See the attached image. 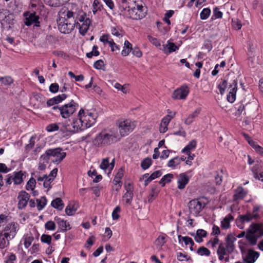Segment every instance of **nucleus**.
I'll return each instance as SVG.
<instances>
[{
	"mask_svg": "<svg viewBox=\"0 0 263 263\" xmlns=\"http://www.w3.org/2000/svg\"><path fill=\"white\" fill-rule=\"evenodd\" d=\"M228 87L229 92L227 97L228 102L233 103L236 99V93L237 90V79L234 74L229 73L225 79L218 85V88L221 95H223L225 89Z\"/></svg>",
	"mask_w": 263,
	"mask_h": 263,
	"instance_id": "1",
	"label": "nucleus"
},
{
	"mask_svg": "<svg viewBox=\"0 0 263 263\" xmlns=\"http://www.w3.org/2000/svg\"><path fill=\"white\" fill-rule=\"evenodd\" d=\"M120 9L122 12L125 11V15L127 17L132 20H141L146 15L143 6L136 4V2L129 4L127 0H122Z\"/></svg>",
	"mask_w": 263,
	"mask_h": 263,
	"instance_id": "2",
	"label": "nucleus"
},
{
	"mask_svg": "<svg viewBox=\"0 0 263 263\" xmlns=\"http://www.w3.org/2000/svg\"><path fill=\"white\" fill-rule=\"evenodd\" d=\"M76 14L71 11L68 10L64 17L60 16L57 19L59 31L64 34L70 33L76 26L78 27L79 22L77 21Z\"/></svg>",
	"mask_w": 263,
	"mask_h": 263,
	"instance_id": "3",
	"label": "nucleus"
},
{
	"mask_svg": "<svg viewBox=\"0 0 263 263\" xmlns=\"http://www.w3.org/2000/svg\"><path fill=\"white\" fill-rule=\"evenodd\" d=\"M262 236L263 223H252L247 230L246 238L252 246H254L257 239Z\"/></svg>",
	"mask_w": 263,
	"mask_h": 263,
	"instance_id": "4",
	"label": "nucleus"
},
{
	"mask_svg": "<svg viewBox=\"0 0 263 263\" xmlns=\"http://www.w3.org/2000/svg\"><path fill=\"white\" fill-rule=\"evenodd\" d=\"M116 134H110L102 131L96 136L93 140V144L98 147L105 146L120 141Z\"/></svg>",
	"mask_w": 263,
	"mask_h": 263,
	"instance_id": "5",
	"label": "nucleus"
},
{
	"mask_svg": "<svg viewBox=\"0 0 263 263\" xmlns=\"http://www.w3.org/2000/svg\"><path fill=\"white\" fill-rule=\"evenodd\" d=\"M208 202V198L204 196L191 200L187 204L190 213L198 216Z\"/></svg>",
	"mask_w": 263,
	"mask_h": 263,
	"instance_id": "6",
	"label": "nucleus"
},
{
	"mask_svg": "<svg viewBox=\"0 0 263 263\" xmlns=\"http://www.w3.org/2000/svg\"><path fill=\"white\" fill-rule=\"evenodd\" d=\"M78 107V103L71 100L68 103L60 106V115L63 118L67 119L77 110Z\"/></svg>",
	"mask_w": 263,
	"mask_h": 263,
	"instance_id": "7",
	"label": "nucleus"
},
{
	"mask_svg": "<svg viewBox=\"0 0 263 263\" xmlns=\"http://www.w3.org/2000/svg\"><path fill=\"white\" fill-rule=\"evenodd\" d=\"M19 225L16 222H11L6 225L4 229L5 233H4V237L7 239V243H9V239L13 238L18 230Z\"/></svg>",
	"mask_w": 263,
	"mask_h": 263,
	"instance_id": "8",
	"label": "nucleus"
},
{
	"mask_svg": "<svg viewBox=\"0 0 263 263\" xmlns=\"http://www.w3.org/2000/svg\"><path fill=\"white\" fill-rule=\"evenodd\" d=\"M136 125L130 120H125L119 123L118 128L121 137L129 135L135 128Z\"/></svg>",
	"mask_w": 263,
	"mask_h": 263,
	"instance_id": "9",
	"label": "nucleus"
},
{
	"mask_svg": "<svg viewBox=\"0 0 263 263\" xmlns=\"http://www.w3.org/2000/svg\"><path fill=\"white\" fill-rule=\"evenodd\" d=\"M24 16L25 17V24L26 26H30L34 24V26L35 27H38L40 26L39 20L41 18L39 15H36L35 12H25L24 13Z\"/></svg>",
	"mask_w": 263,
	"mask_h": 263,
	"instance_id": "10",
	"label": "nucleus"
},
{
	"mask_svg": "<svg viewBox=\"0 0 263 263\" xmlns=\"http://www.w3.org/2000/svg\"><path fill=\"white\" fill-rule=\"evenodd\" d=\"M236 108L237 111L236 112V115H240L244 111V114L250 115L251 113V109L256 110V106L254 104L251 103L246 104V105L241 103H238L236 105Z\"/></svg>",
	"mask_w": 263,
	"mask_h": 263,
	"instance_id": "11",
	"label": "nucleus"
},
{
	"mask_svg": "<svg viewBox=\"0 0 263 263\" xmlns=\"http://www.w3.org/2000/svg\"><path fill=\"white\" fill-rule=\"evenodd\" d=\"M30 197V195L26 191H20L17 196V199H18L17 208L19 210H22L24 209L27 206Z\"/></svg>",
	"mask_w": 263,
	"mask_h": 263,
	"instance_id": "12",
	"label": "nucleus"
},
{
	"mask_svg": "<svg viewBox=\"0 0 263 263\" xmlns=\"http://www.w3.org/2000/svg\"><path fill=\"white\" fill-rule=\"evenodd\" d=\"M189 93V87L187 86H183L174 91L172 94V98L174 99H185Z\"/></svg>",
	"mask_w": 263,
	"mask_h": 263,
	"instance_id": "13",
	"label": "nucleus"
},
{
	"mask_svg": "<svg viewBox=\"0 0 263 263\" xmlns=\"http://www.w3.org/2000/svg\"><path fill=\"white\" fill-rule=\"evenodd\" d=\"M126 193L123 196V200H125L126 204L130 205L134 197V186L130 183L125 184Z\"/></svg>",
	"mask_w": 263,
	"mask_h": 263,
	"instance_id": "14",
	"label": "nucleus"
},
{
	"mask_svg": "<svg viewBox=\"0 0 263 263\" xmlns=\"http://www.w3.org/2000/svg\"><path fill=\"white\" fill-rule=\"evenodd\" d=\"M84 120L81 118H77L72 119V125L73 126V128H69L70 126L67 125V129L70 131V133H76L80 130H83L84 129Z\"/></svg>",
	"mask_w": 263,
	"mask_h": 263,
	"instance_id": "15",
	"label": "nucleus"
},
{
	"mask_svg": "<svg viewBox=\"0 0 263 263\" xmlns=\"http://www.w3.org/2000/svg\"><path fill=\"white\" fill-rule=\"evenodd\" d=\"M62 150V148L61 147L49 148L47 150L48 152L47 155H49L50 157H56L57 158L56 161L61 162L66 156V153L61 152Z\"/></svg>",
	"mask_w": 263,
	"mask_h": 263,
	"instance_id": "16",
	"label": "nucleus"
},
{
	"mask_svg": "<svg viewBox=\"0 0 263 263\" xmlns=\"http://www.w3.org/2000/svg\"><path fill=\"white\" fill-rule=\"evenodd\" d=\"M263 163L257 161V163L252 167V171L253 176L256 179L263 181Z\"/></svg>",
	"mask_w": 263,
	"mask_h": 263,
	"instance_id": "17",
	"label": "nucleus"
},
{
	"mask_svg": "<svg viewBox=\"0 0 263 263\" xmlns=\"http://www.w3.org/2000/svg\"><path fill=\"white\" fill-rule=\"evenodd\" d=\"M14 15L10 12L7 14L4 21H2L0 23L1 24L2 27L3 29L7 30L10 29L14 24Z\"/></svg>",
	"mask_w": 263,
	"mask_h": 263,
	"instance_id": "18",
	"label": "nucleus"
},
{
	"mask_svg": "<svg viewBox=\"0 0 263 263\" xmlns=\"http://www.w3.org/2000/svg\"><path fill=\"white\" fill-rule=\"evenodd\" d=\"M259 253L257 252L249 250L245 258H243V261L245 263H254L259 257Z\"/></svg>",
	"mask_w": 263,
	"mask_h": 263,
	"instance_id": "19",
	"label": "nucleus"
},
{
	"mask_svg": "<svg viewBox=\"0 0 263 263\" xmlns=\"http://www.w3.org/2000/svg\"><path fill=\"white\" fill-rule=\"evenodd\" d=\"M190 178L185 173H181L179 175V178L177 181L178 188L180 190H183L185 188L186 185L189 183Z\"/></svg>",
	"mask_w": 263,
	"mask_h": 263,
	"instance_id": "20",
	"label": "nucleus"
},
{
	"mask_svg": "<svg viewBox=\"0 0 263 263\" xmlns=\"http://www.w3.org/2000/svg\"><path fill=\"white\" fill-rule=\"evenodd\" d=\"M124 175V169L123 167H121L118 170V171L115 176L114 179V183L115 185L119 184L118 188L116 189L118 191L121 187L122 181L121 179Z\"/></svg>",
	"mask_w": 263,
	"mask_h": 263,
	"instance_id": "21",
	"label": "nucleus"
},
{
	"mask_svg": "<svg viewBox=\"0 0 263 263\" xmlns=\"http://www.w3.org/2000/svg\"><path fill=\"white\" fill-rule=\"evenodd\" d=\"M236 238L234 234H228L226 238V243L225 245L229 248V249L232 250L233 252L235 249V245L234 242L236 241Z\"/></svg>",
	"mask_w": 263,
	"mask_h": 263,
	"instance_id": "22",
	"label": "nucleus"
},
{
	"mask_svg": "<svg viewBox=\"0 0 263 263\" xmlns=\"http://www.w3.org/2000/svg\"><path fill=\"white\" fill-rule=\"evenodd\" d=\"M90 23L91 21L89 18H87L85 23H82L81 25L79 23L78 27H79V32L81 35L83 36L85 35L89 29Z\"/></svg>",
	"mask_w": 263,
	"mask_h": 263,
	"instance_id": "23",
	"label": "nucleus"
},
{
	"mask_svg": "<svg viewBox=\"0 0 263 263\" xmlns=\"http://www.w3.org/2000/svg\"><path fill=\"white\" fill-rule=\"evenodd\" d=\"M201 110L200 108H196L192 114L188 116L187 118L184 121V123L186 125L191 124L194 122L195 118L200 114Z\"/></svg>",
	"mask_w": 263,
	"mask_h": 263,
	"instance_id": "24",
	"label": "nucleus"
},
{
	"mask_svg": "<svg viewBox=\"0 0 263 263\" xmlns=\"http://www.w3.org/2000/svg\"><path fill=\"white\" fill-rule=\"evenodd\" d=\"M247 195V192L244 191L242 186H239L236 190L235 193L233 196V200L236 201L238 199H243Z\"/></svg>",
	"mask_w": 263,
	"mask_h": 263,
	"instance_id": "25",
	"label": "nucleus"
},
{
	"mask_svg": "<svg viewBox=\"0 0 263 263\" xmlns=\"http://www.w3.org/2000/svg\"><path fill=\"white\" fill-rule=\"evenodd\" d=\"M25 173V172H23L22 171L14 172L13 173V177L12 180L14 184H21L23 182V176Z\"/></svg>",
	"mask_w": 263,
	"mask_h": 263,
	"instance_id": "26",
	"label": "nucleus"
},
{
	"mask_svg": "<svg viewBox=\"0 0 263 263\" xmlns=\"http://www.w3.org/2000/svg\"><path fill=\"white\" fill-rule=\"evenodd\" d=\"M78 210V205L76 203L72 202L69 203L65 209V213L68 216L74 215Z\"/></svg>",
	"mask_w": 263,
	"mask_h": 263,
	"instance_id": "27",
	"label": "nucleus"
},
{
	"mask_svg": "<svg viewBox=\"0 0 263 263\" xmlns=\"http://www.w3.org/2000/svg\"><path fill=\"white\" fill-rule=\"evenodd\" d=\"M44 3L51 7H59L66 2L64 0H43Z\"/></svg>",
	"mask_w": 263,
	"mask_h": 263,
	"instance_id": "28",
	"label": "nucleus"
},
{
	"mask_svg": "<svg viewBox=\"0 0 263 263\" xmlns=\"http://www.w3.org/2000/svg\"><path fill=\"white\" fill-rule=\"evenodd\" d=\"M36 173L38 174L37 172H32L31 173V176L37 177V176L36 175ZM36 183V182L35 179L33 177H31L27 182L25 186L26 190L29 191L30 190H32V189H34Z\"/></svg>",
	"mask_w": 263,
	"mask_h": 263,
	"instance_id": "29",
	"label": "nucleus"
},
{
	"mask_svg": "<svg viewBox=\"0 0 263 263\" xmlns=\"http://www.w3.org/2000/svg\"><path fill=\"white\" fill-rule=\"evenodd\" d=\"M58 230L57 232H65L71 229L69 223L66 220H63L58 222Z\"/></svg>",
	"mask_w": 263,
	"mask_h": 263,
	"instance_id": "30",
	"label": "nucleus"
},
{
	"mask_svg": "<svg viewBox=\"0 0 263 263\" xmlns=\"http://www.w3.org/2000/svg\"><path fill=\"white\" fill-rule=\"evenodd\" d=\"M233 252L230 250L227 246L225 245L224 243L221 242L218 247L217 250V253H220L221 254H230Z\"/></svg>",
	"mask_w": 263,
	"mask_h": 263,
	"instance_id": "31",
	"label": "nucleus"
},
{
	"mask_svg": "<svg viewBox=\"0 0 263 263\" xmlns=\"http://www.w3.org/2000/svg\"><path fill=\"white\" fill-rule=\"evenodd\" d=\"M234 219L233 216L229 214L221 221V227L222 229H228L230 227V221Z\"/></svg>",
	"mask_w": 263,
	"mask_h": 263,
	"instance_id": "32",
	"label": "nucleus"
},
{
	"mask_svg": "<svg viewBox=\"0 0 263 263\" xmlns=\"http://www.w3.org/2000/svg\"><path fill=\"white\" fill-rule=\"evenodd\" d=\"M51 205L53 208L61 211L64 207V203L62 200L60 198H57L52 201Z\"/></svg>",
	"mask_w": 263,
	"mask_h": 263,
	"instance_id": "33",
	"label": "nucleus"
},
{
	"mask_svg": "<svg viewBox=\"0 0 263 263\" xmlns=\"http://www.w3.org/2000/svg\"><path fill=\"white\" fill-rule=\"evenodd\" d=\"M174 178V175L172 174L169 173L163 176V177L159 181V183L161 184L162 186H164L166 183L171 182L172 179Z\"/></svg>",
	"mask_w": 263,
	"mask_h": 263,
	"instance_id": "34",
	"label": "nucleus"
},
{
	"mask_svg": "<svg viewBox=\"0 0 263 263\" xmlns=\"http://www.w3.org/2000/svg\"><path fill=\"white\" fill-rule=\"evenodd\" d=\"M239 220H237L236 222L238 223L239 221L242 223L245 222V221L249 222L253 219L251 216V213L250 212H247V213L246 215H239Z\"/></svg>",
	"mask_w": 263,
	"mask_h": 263,
	"instance_id": "35",
	"label": "nucleus"
},
{
	"mask_svg": "<svg viewBox=\"0 0 263 263\" xmlns=\"http://www.w3.org/2000/svg\"><path fill=\"white\" fill-rule=\"evenodd\" d=\"M197 145V142L195 140H191L189 144L182 149L181 152L185 153L186 152H191V150L195 148Z\"/></svg>",
	"mask_w": 263,
	"mask_h": 263,
	"instance_id": "36",
	"label": "nucleus"
},
{
	"mask_svg": "<svg viewBox=\"0 0 263 263\" xmlns=\"http://www.w3.org/2000/svg\"><path fill=\"white\" fill-rule=\"evenodd\" d=\"M156 187L155 186L152 187L151 193L147 197L148 203H152L157 196L158 192L156 191Z\"/></svg>",
	"mask_w": 263,
	"mask_h": 263,
	"instance_id": "37",
	"label": "nucleus"
},
{
	"mask_svg": "<svg viewBox=\"0 0 263 263\" xmlns=\"http://www.w3.org/2000/svg\"><path fill=\"white\" fill-rule=\"evenodd\" d=\"M92 7V12L94 14H95L98 11H101L103 9V5L98 0H94Z\"/></svg>",
	"mask_w": 263,
	"mask_h": 263,
	"instance_id": "38",
	"label": "nucleus"
},
{
	"mask_svg": "<svg viewBox=\"0 0 263 263\" xmlns=\"http://www.w3.org/2000/svg\"><path fill=\"white\" fill-rule=\"evenodd\" d=\"M152 164V160L151 158L147 157L144 159L141 163V166L143 170L148 168Z\"/></svg>",
	"mask_w": 263,
	"mask_h": 263,
	"instance_id": "39",
	"label": "nucleus"
},
{
	"mask_svg": "<svg viewBox=\"0 0 263 263\" xmlns=\"http://www.w3.org/2000/svg\"><path fill=\"white\" fill-rule=\"evenodd\" d=\"M83 120H84V129H86L87 128H89L92 126L96 122L95 118H92V119L90 118L89 117H87L85 120L84 118H83Z\"/></svg>",
	"mask_w": 263,
	"mask_h": 263,
	"instance_id": "40",
	"label": "nucleus"
},
{
	"mask_svg": "<svg viewBox=\"0 0 263 263\" xmlns=\"http://www.w3.org/2000/svg\"><path fill=\"white\" fill-rule=\"evenodd\" d=\"M197 253L200 256L205 255L206 256H209L211 254V252L208 248L202 246L198 249L197 250Z\"/></svg>",
	"mask_w": 263,
	"mask_h": 263,
	"instance_id": "41",
	"label": "nucleus"
},
{
	"mask_svg": "<svg viewBox=\"0 0 263 263\" xmlns=\"http://www.w3.org/2000/svg\"><path fill=\"white\" fill-rule=\"evenodd\" d=\"M41 199L43 200V202L40 199H36L37 208L39 211L42 210L45 206L47 202V199L45 196L42 197Z\"/></svg>",
	"mask_w": 263,
	"mask_h": 263,
	"instance_id": "42",
	"label": "nucleus"
},
{
	"mask_svg": "<svg viewBox=\"0 0 263 263\" xmlns=\"http://www.w3.org/2000/svg\"><path fill=\"white\" fill-rule=\"evenodd\" d=\"M211 14V10L209 8H204L200 14V18L202 20H206Z\"/></svg>",
	"mask_w": 263,
	"mask_h": 263,
	"instance_id": "43",
	"label": "nucleus"
},
{
	"mask_svg": "<svg viewBox=\"0 0 263 263\" xmlns=\"http://www.w3.org/2000/svg\"><path fill=\"white\" fill-rule=\"evenodd\" d=\"M180 163L179 157L176 156L168 161L167 163V166L170 167H175L176 165L179 164Z\"/></svg>",
	"mask_w": 263,
	"mask_h": 263,
	"instance_id": "44",
	"label": "nucleus"
},
{
	"mask_svg": "<svg viewBox=\"0 0 263 263\" xmlns=\"http://www.w3.org/2000/svg\"><path fill=\"white\" fill-rule=\"evenodd\" d=\"M261 206L259 205H254L253 206V212L251 214L252 218L254 219H258L260 216L258 213V211L261 209Z\"/></svg>",
	"mask_w": 263,
	"mask_h": 263,
	"instance_id": "45",
	"label": "nucleus"
},
{
	"mask_svg": "<svg viewBox=\"0 0 263 263\" xmlns=\"http://www.w3.org/2000/svg\"><path fill=\"white\" fill-rule=\"evenodd\" d=\"M93 67L95 68L98 70H103V71L105 70V64L102 60H98L96 61L93 64Z\"/></svg>",
	"mask_w": 263,
	"mask_h": 263,
	"instance_id": "46",
	"label": "nucleus"
},
{
	"mask_svg": "<svg viewBox=\"0 0 263 263\" xmlns=\"http://www.w3.org/2000/svg\"><path fill=\"white\" fill-rule=\"evenodd\" d=\"M168 44L165 45L164 48L168 46V53H172L178 50L179 47L177 46L174 43H171L169 41L167 42Z\"/></svg>",
	"mask_w": 263,
	"mask_h": 263,
	"instance_id": "47",
	"label": "nucleus"
},
{
	"mask_svg": "<svg viewBox=\"0 0 263 263\" xmlns=\"http://www.w3.org/2000/svg\"><path fill=\"white\" fill-rule=\"evenodd\" d=\"M222 12L219 11L218 7H215L213 10L212 19L221 18L222 17Z\"/></svg>",
	"mask_w": 263,
	"mask_h": 263,
	"instance_id": "48",
	"label": "nucleus"
},
{
	"mask_svg": "<svg viewBox=\"0 0 263 263\" xmlns=\"http://www.w3.org/2000/svg\"><path fill=\"white\" fill-rule=\"evenodd\" d=\"M52 240V237L49 235L43 234L41 237V241L48 245L51 244Z\"/></svg>",
	"mask_w": 263,
	"mask_h": 263,
	"instance_id": "49",
	"label": "nucleus"
},
{
	"mask_svg": "<svg viewBox=\"0 0 263 263\" xmlns=\"http://www.w3.org/2000/svg\"><path fill=\"white\" fill-rule=\"evenodd\" d=\"M174 13V11L173 10L168 11L164 15V17L163 18V21H164L168 25H170L171 21L169 20V18L171 17Z\"/></svg>",
	"mask_w": 263,
	"mask_h": 263,
	"instance_id": "50",
	"label": "nucleus"
},
{
	"mask_svg": "<svg viewBox=\"0 0 263 263\" xmlns=\"http://www.w3.org/2000/svg\"><path fill=\"white\" fill-rule=\"evenodd\" d=\"M147 39L148 41L155 46L160 47L161 46L160 42L158 39L154 37L151 35H148Z\"/></svg>",
	"mask_w": 263,
	"mask_h": 263,
	"instance_id": "51",
	"label": "nucleus"
},
{
	"mask_svg": "<svg viewBox=\"0 0 263 263\" xmlns=\"http://www.w3.org/2000/svg\"><path fill=\"white\" fill-rule=\"evenodd\" d=\"M45 228L46 230L49 231H53L56 228V226L55 223L51 221H48L45 224Z\"/></svg>",
	"mask_w": 263,
	"mask_h": 263,
	"instance_id": "52",
	"label": "nucleus"
},
{
	"mask_svg": "<svg viewBox=\"0 0 263 263\" xmlns=\"http://www.w3.org/2000/svg\"><path fill=\"white\" fill-rule=\"evenodd\" d=\"M67 125L70 126L69 128H73V126L72 125V120L68 119V120L65 121V122L63 124L62 128L61 130L63 132L66 131L70 132V131L67 129V127L66 126Z\"/></svg>",
	"mask_w": 263,
	"mask_h": 263,
	"instance_id": "53",
	"label": "nucleus"
},
{
	"mask_svg": "<svg viewBox=\"0 0 263 263\" xmlns=\"http://www.w3.org/2000/svg\"><path fill=\"white\" fill-rule=\"evenodd\" d=\"M178 240L180 243L181 242V240H182L185 245L190 244V243L193 242V239L191 237L188 236H182L181 235L178 236Z\"/></svg>",
	"mask_w": 263,
	"mask_h": 263,
	"instance_id": "54",
	"label": "nucleus"
},
{
	"mask_svg": "<svg viewBox=\"0 0 263 263\" xmlns=\"http://www.w3.org/2000/svg\"><path fill=\"white\" fill-rule=\"evenodd\" d=\"M0 81L5 85H9L13 83V80L10 77H1Z\"/></svg>",
	"mask_w": 263,
	"mask_h": 263,
	"instance_id": "55",
	"label": "nucleus"
},
{
	"mask_svg": "<svg viewBox=\"0 0 263 263\" xmlns=\"http://www.w3.org/2000/svg\"><path fill=\"white\" fill-rule=\"evenodd\" d=\"M109 158L103 159L100 165V167L101 169L105 170L109 166Z\"/></svg>",
	"mask_w": 263,
	"mask_h": 263,
	"instance_id": "56",
	"label": "nucleus"
},
{
	"mask_svg": "<svg viewBox=\"0 0 263 263\" xmlns=\"http://www.w3.org/2000/svg\"><path fill=\"white\" fill-rule=\"evenodd\" d=\"M59 127L57 124L56 123H52L48 125L46 127V129L48 132H52L54 131H57L59 129Z\"/></svg>",
	"mask_w": 263,
	"mask_h": 263,
	"instance_id": "57",
	"label": "nucleus"
},
{
	"mask_svg": "<svg viewBox=\"0 0 263 263\" xmlns=\"http://www.w3.org/2000/svg\"><path fill=\"white\" fill-rule=\"evenodd\" d=\"M34 240V237L32 236H26L24 239V246L26 248H28L31 245L32 242Z\"/></svg>",
	"mask_w": 263,
	"mask_h": 263,
	"instance_id": "58",
	"label": "nucleus"
},
{
	"mask_svg": "<svg viewBox=\"0 0 263 263\" xmlns=\"http://www.w3.org/2000/svg\"><path fill=\"white\" fill-rule=\"evenodd\" d=\"M121 211V208L119 206L115 207L112 213V217L114 220H117L119 218L120 215L118 214Z\"/></svg>",
	"mask_w": 263,
	"mask_h": 263,
	"instance_id": "59",
	"label": "nucleus"
},
{
	"mask_svg": "<svg viewBox=\"0 0 263 263\" xmlns=\"http://www.w3.org/2000/svg\"><path fill=\"white\" fill-rule=\"evenodd\" d=\"M132 54L138 58H141L142 56V52L140 50V48L137 47L135 46L133 48V50H132Z\"/></svg>",
	"mask_w": 263,
	"mask_h": 263,
	"instance_id": "60",
	"label": "nucleus"
},
{
	"mask_svg": "<svg viewBox=\"0 0 263 263\" xmlns=\"http://www.w3.org/2000/svg\"><path fill=\"white\" fill-rule=\"evenodd\" d=\"M50 92L52 93H57L59 89V84L57 83H52L49 88Z\"/></svg>",
	"mask_w": 263,
	"mask_h": 263,
	"instance_id": "61",
	"label": "nucleus"
},
{
	"mask_svg": "<svg viewBox=\"0 0 263 263\" xmlns=\"http://www.w3.org/2000/svg\"><path fill=\"white\" fill-rule=\"evenodd\" d=\"M166 242L165 237L164 236H159L156 240L157 245L162 246Z\"/></svg>",
	"mask_w": 263,
	"mask_h": 263,
	"instance_id": "62",
	"label": "nucleus"
},
{
	"mask_svg": "<svg viewBox=\"0 0 263 263\" xmlns=\"http://www.w3.org/2000/svg\"><path fill=\"white\" fill-rule=\"evenodd\" d=\"M48 152L46 151L45 153L42 155L40 157V161H43V163H48L50 159L49 155H47Z\"/></svg>",
	"mask_w": 263,
	"mask_h": 263,
	"instance_id": "63",
	"label": "nucleus"
},
{
	"mask_svg": "<svg viewBox=\"0 0 263 263\" xmlns=\"http://www.w3.org/2000/svg\"><path fill=\"white\" fill-rule=\"evenodd\" d=\"M9 11L5 9H0V23L4 20V18L6 17L7 14L9 13Z\"/></svg>",
	"mask_w": 263,
	"mask_h": 263,
	"instance_id": "64",
	"label": "nucleus"
}]
</instances>
